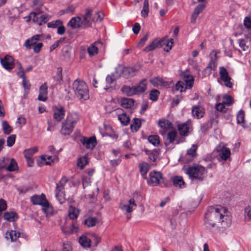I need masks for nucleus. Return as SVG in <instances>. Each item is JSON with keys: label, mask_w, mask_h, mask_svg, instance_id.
I'll return each mask as SVG.
<instances>
[{"label": "nucleus", "mask_w": 251, "mask_h": 251, "mask_svg": "<svg viewBox=\"0 0 251 251\" xmlns=\"http://www.w3.org/2000/svg\"><path fill=\"white\" fill-rule=\"evenodd\" d=\"M226 228L231 224V217L229 212L224 207H210L205 214L204 225L209 229L216 226Z\"/></svg>", "instance_id": "1"}, {"label": "nucleus", "mask_w": 251, "mask_h": 251, "mask_svg": "<svg viewBox=\"0 0 251 251\" xmlns=\"http://www.w3.org/2000/svg\"><path fill=\"white\" fill-rule=\"evenodd\" d=\"M207 172L204 167L198 164L190 165L185 169V173L188 176L189 179L197 182L202 181Z\"/></svg>", "instance_id": "2"}, {"label": "nucleus", "mask_w": 251, "mask_h": 251, "mask_svg": "<svg viewBox=\"0 0 251 251\" xmlns=\"http://www.w3.org/2000/svg\"><path fill=\"white\" fill-rule=\"evenodd\" d=\"M79 119V115L77 113H69L67 116L65 122L62 124L61 133L65 135L70 134Z\"/></svg>", "instance_id": "3"}, {"label": "nucleus", "mask_w": 251, "mask_h": 251, "mask_svg": "<svg viewBox=\"0 0 251 251\" xmlns=\"http://www.w3.org/2000/svg\"><path fill=\"white\" fill-rule=\"evenodd\" d=\"M72 87L79 99L87 100L89 98L88 88L84 81L76 79L73 82Z\"/></svg>", "instance_id": "4"}, {"label": "nucleus", "mask_w": 251, "mask_h": 251, "mask_svg": "<svg viewBox=\"0 0 251 251\" xmlns=\"http://www.w3.org/2000/svg\"><path fill=\"white\" fill-rule=\"evenodd\" d=\"M67 182L68 179L65 177H63L56 183L55 190V197L61 204L64 203L66 200L64 187Z\"/></svg>", "instance_id": "5"}, {"label": "nucleus", "mask_w": 251, "mask_h": 251, "mask_svg": "<svg viewBox=\"0 0 251 251\" xmlns=\"http://www.w3.org/2000/svg\"><path fill=\"white\" fill-rule=\"evenodd\" d=\"M160 133L164 136L166 133L164 131H160ZM177 132L176 130H172L166 133V138L165 141V144L167 146L171 143H175L178 144L184 141L183 139L177 138Z\"/></svg>", "instance_id": "6"}, {"label": "nucleus", "mask_w": 251, "mask_h": 251, "mask_svg": "<svg viewBox=\"0 0 251 251\" xmlns=\"http://www.w3.org/2000/svg\"><path fill=\"white\" fill-rule=\"evenodd\" d=\"M146 180L148 185L155 186L163 181V177L160 172L153 171L150 173L149 178Z\"/></svg>", "instance_id": "7"}, {"label": "nucleus", "mask_w": 251, "mask_h": 251, "mask_svg": "<svg viewBox=\"0 0 251 251\" xmlns=\"http://www.w3.org/2000/svg\"><path fill=\"white\" fill-rule=\"evenodd\" d=\"M218 153V160L219 161H226L230 157L231 153L230 150L226 147L223 143H221L216 148Z\"/></svg>", "instance_id": "8"}, {"label": "nucleus", "mask_w": 251, "mask_h": 251, "mask_svg": "<svg viewBox=\"0 0 251 251\" xmlns=\"http://www.w3.org/2000/svg\"><path fill=\"white\" fill-rule=\"evenodd\" d=\"M137 207V204L135 202L134 197L130 199L128 203H125L121 201L119 205V207L124 214L126 213H131Z\"/></svg>", "instance_id": "9"}, {"label": "nucleus", "mask_w": 251, "mask_h": 251, "mask_svg": "<svg viewBox=\"0 0 251 251\" xmlns=\"http://www.w3.org/2000/svg\"><path fill=\"white\" fill-rule=\"evenodd\" d=\"M219 75L225 86L229 88H232L233 83L230 81L231 78L229 76L227 70L224 67L219 68Z\"/></svg>", "instance_id": "10"}, {"label": "nucleus", "mask_w": 251, "mask_h": 251, "mask_svg": "<svg viewBox=\"0 0 251 251\" xmlns=\"http://www.w3.org/2000/svg\"><path fill=\"white\" fill-rule=\"evenodd\" d=\"M14 58L12 56L6 55L3 58H0V62L2 67L6 70H10L14 68Z\"/></svg>", "instance_id": "11"}, {"label": "nucleus", "mask_w": 251, "mask_h": 251, "mask_svg": "<svg viewBox=\"0 0 251 251\" xmlns=\"http://www.w3.org/2000/svg\"><path fill=\"white\" fill-rule=\"evenodd\" d=\"M92 11L91 9H87L85 14L82 16V19L81 18L82 25L85 28L91 26V21L93 18Z\"/></svg>", "instance_id": "12"}, {"label": "nucleus", "mask_w": 251, "mask_h": 251, "mask_svg": "<svg viewBox=\"0 0 251 251\" xmlns=\"http://www.w3.org/2000/svg\"><path fill=\"white\" fill-rule=\"evenodd\" d=\"M81 142L86 149L90 150H92L97 144L95 136L90 138L83 137L81 139Z\"/></svg>", "instance_id": "13"}, {"label": "nucleus", "mask_w": 251, "mask_h": 251, "mask_svg": "<svg viewBox=\"0 0 251 251\" xmlns=\"http://www.w3.org/2000/svg\"><path fill=\"white\" fill-rule=\"evenodd\" d=\"M191 126L192 124L190 121H187L183 124H178L177 128L180 135L183 136H187Z\"/></svg>", "instance_id": "14"}, {"label": "nucleus", "mask_w": 251, "mask_h": 251, "mask_svg": "<svg viewBox=\"0 0 251 251\" xmlns=\"http://www.w3.org/2000/svg\"><path fill=\"white\" fill-rule=\"evenodd\" d=\"M137 72V70L133 67H125L122 71V75L124 78L127 79L134 76Z\"/></svg>", "instance_id": "15"}, {"label": "nucleus", "mask_w": 251, "mask_h": 251, "mask_svg": "<svg viewBox=\"0 0 251 251\" xmlns=\"http://www.w3.org/2000/svg\"><path fill=\"white\" fill-rule=\"evenodd\" d=\"M31 201L34 205H40L42 206L43 204H45V203L47 201L46 196L44 194H42L41 195H33L31 197Z\"/></svg>", "instance_id": "16"}, {"label": "nucleus", "mask_w": 251, "mask_h": 251, "mask_svg": "<svg viewBox=\"0 0 251 251\" xmlns=\"http://www.w3.org/2000/svg\"><path fill=\"white\" fill-rule=\"evenodd\" d=\"M48 87L46 83L41 85L39 88V94L38 100L39 101H45L47 100Z\"/></svg>", "instance_id": "17"}, {"label": "nucleus", "mask_w": 251, "mask_h": 251, "mask_svg": "<svg viewBox=\"0 0 251 251\" xmlns=\"http://www.w3.org/2000/svg\"><path fill=\"white\" fill-rule=\"evenodd\" d=\"M65 110L62 106L56 107L54 109L53 118L58 122L61 121L64 117Z\"/></svg>", "instance_id": "18"}, {"label": "nucleus", "mask_w": 251, "mask_h": 251, "mask_svg": "<svg viewBox=\"0 0 251 251\" xmlns=\"http://www.w3.org/2000/svg\"><path fill=\"white\" fill-rule=\"evenodd\" d=\"M150 168L151 165L146 162H142L139 164V171L143 178L147 179V174L150 169Z\"/></svg>", "instance_id": "19"}, {"label": "nucleus", "mask_w": 251, "mask_h": 251, "mask_svg": "<svg viewBox=\"0 0 251 251\" xmlns=\"http://www.w3.org/2000/svg\"><path fill=\"white\" fill-rule=\"evenodd\" d=\"M40 35L39 34H36L32 36L31 38L25 41L24 43V46L27 49H30L31 46H34L37 44L36 42L37 41L40 40Z\"/></svg>", "instance_id": "20"}, {"label": "nucleus", "mask_w": 251, "mask_h": 251, "mask_svg": "<svg viewBox=\"0 0 251 251\" xmlns=\"http://www.w3.org/2000/svg\"><path fill=\"white\" fill-rule=\"evenodd\" d=\"M147 79L144 78L139 82L136 86H134L136 95H138L144 93L147 89Z\"/></svg>", "instance_id": "21"}, {"label": "nucleus", "mask_w": 251, "mask_h": 251, "mask_svg": "<svg viewBox=\"0 0 251 251\" xmlns=\"http://www.w3.org/2000/svg\"><path fill=\"white\" fill-rule=\"evenodd\" d=\"M192 114L194 117L201 118L203 116L204 109L201 106L195 105L192 108Z\"/></svg>", "instance_id": "22"}, {"label": "nucleus", "mask_w": 251, "mask_h": 251, "mask_svg": "<svg viewBox=\"0 0 251 251\" xmlns=\"http://www.w3.org/2000/svg\"><path fill=\"white\" fill-rule=\"evenodd\" d=\"M68 25L71 26L72 28H77L82 26L81 23V18L80 17L72 18L68 23Z\"/></svg>", "instance_id": "23"}, {"label": "nucleus", "mask_w": 251, "mask_h": 251, "mask_svg": "<svg viewBox=\"0 0 251 251\" xmlns=\"http://www.w3.org/2000/svg\"><path fill=\"white\" fill-rule=\"evenodd\" d=\"M20 236V233L15 230H11L6 233V238L11 242L16 241Z\"/></svg>", "instance_id": "24"}, {"label": "nucleus", "mask_w": 251, "mask_h": 251, "mask_svg": "<svg viewBox=\"0 0 251 251\" xmlns=\"http://www.w3.org/2000/svg\"><path fill=\"white\" fill-rule=\"evenodd\" d=\"M121 91L123 94L127 96L131 97L134 95H137L134 86L130 87L129 86L124 85L122 87Z\"/></svg>", "instance_id": "25"}, {"label": "nucleus", "mask_w": 251, "mask_h": 251, "mask_svg": "<svg viewBox=\"0 0 251 251\" xmlns=\"http://www.w3.org/2000/svg\"><path fill=\"white\" fill-rule=\"evenodd\" d=\"M121 106L126 109L131 108L134 106V101L132 99L124 98L121 100Z\"/></svg>", "instance_id": "26"}, {"label": "nucleus", "mask_w": 251, "mask_h": 251, "mask_svg": "<svg viewBox=\"0 0 251 251\" xmlns=\"http://www.w3.org/2000/svg\"><path fill=\"white\" fill-rule=\"evenodd\" d=\"M172 179L173 184L175 187L182 188L185 186V182L181 176H175Z\"/></svg>", "instance_id": "27"}, {"label": "nucleus", "mask_w": 251, "mask_h": 251, "mask_svg": "<svg viewBox=\"0 0 251 251\" xmlns=\"http://www.w3.org/2000/svg\"><path fill=\"white\" fill-rule=\"evenodd\" d=\"M118 118L121 124L124 126H127L129 124L130 119L126 113L119 114Z\"/></svg>", "instance_id": "28"}, {"label": "nucleus", "mask_w": 251, "mask_h": 251, "mask_svg": "<svg viewBox=\"0 0 251 251\" xmlns=\"http://www.w3.org/2000/svg\"><path fill=\"white\" fill-rule=\"evenodd\" d=\"M45 203H46L45 204H43L41 206L42 210L47 216L52 215L53 211L52 206L50 204L48 201Z\"/></svg>", "instance_id": "29"}, {"label": "nucleus", "mask_w": 251, "mask_h": 251, "mask_svg": "<svg viewBox=\"0 0 251 251\" xmlns=\"http://www.w3.org/2000/svg\"><path fill=\"white\" fill-rule=\"evenodd\" d=\"M49 20L48 15H41L37 18H33V21L39 25H42L43 23H46Z\"/></svg>", "instance_id": "30"}, {"label": "nucleus", "mask_w": 251, "mask_h": 251, "mask_svg": "<svg viewBox=\"0 0 251 251\" xmlns=\"http://www.w3.org/2000/svg\"><path fill=\"white\" fill-rule=\"evenodd\" d=\"M150 82L155 87L159 86H166V82L163 79L159 77H154L150 80Z\"/></svg>", "instance_id": "31"}, {"label": "nucleus", "mask_w": 251, "mask_h": 251, "mask_svg": "<svg viewBox=\"0 0 251 251\" xmlns=\"http://www.w3.org/2000/svg\"><path fill=\"white\" fill-rule=\"evenodd\" d=\"M194 77L192 75H185L184 81L186 85L185 88H191L194 84Z\"/></svg>", "instance_id": "32"}, {"label": "nucleus", "mask_w": 251, "mask_h": 251, "mask_svg": "<svg viewBox=\"0 0 251 251\" xmlns=\"http://www.w3.org/2000/svg\"><path fill=\"white\" fill-rule=\"evenodd\" d=\"M88 163V159L87 155H84L82 157H79L77 162V165L78 167L81 169L84 168V167Z\"/></svg>", "instance_id": "33"}, {"label": "nucleus", "mask_w": 251, "mask_h": 251, "mask_svg": "<svg viewBox=\"0 0 251 251\" xmlns=\"http://www.w3.org/2000/svg\"><path fill=\"white\" fill-rule=\"evenodd\" d=\"M18 168L17 163L13 158H10L9 164L7 165L6 170L9 172H13L17 170Z\"/></svg>", "instance_id": "34"}, {"label": "nucleus", "mask_w": 251, "mask_h": 251, "mask_svg": "<svg viewBox=\"0 0 251 251\" xmlns=\"http://www.w3.org/2000/svg\"><path fill=\"white\" fill-rule=\"evenodd\" d=\"M4 218L8 221L13 222L18 218V215L16 212H7L4 213Z\"/></svg>", "instance_id": "35"}, {"label": "nucleus", "mask_w": 251, "mask_h": 251, "mask_svg": "<svg viewBox=\"0 0 251 251\" xmlns=\"http://www.w3.org/2000/svg\"><path fill=\"white\" fill-rule=\"evenodd\" d=\"M159 126L164 129H169L172 128V123L167 120H160L159 121Z\"/></svg>", "instance_id": "36"}, {"label": "nucleus", "mask_w": 251, "mask_h": 251, "mask_svg": "<svg viewBox=\"0 0 251 251\" xmlns=\"http://www.w3.org/2000/svg\"><path fill=\"white\" fill-rule=\"evenodd\" d=\"M99 222L98 219L96 217H88L85 220L84 223L88 227L95 226Z\"/></svg>", "instance_id": "37"}, {"label": "nucleus", "mask_w": 251, "mask_h": 251, "mask_svg": "<svg viewBox=\"0 0 251 251\" xmlns=\"http://www.w3.org/2000/svg\"><path fill=\"white\" fill-rule=\"evenodd\" d=\"M149 12V0H144L143 9L141 12L142 17L146 18L148 16Z\"/></svg>", "instance_id": "38"}, {"label": "nucleus", "mask_w": 251, "mask_h": 251, "mask_svg": "<svg viewBox=\"0 0 251 251\" xmlns=\"http://www.w3.org/2000/svg\"><path fill=\"white\" fill-rule=\"evenodd\" d=\"M148 140L149 143L151 144L155 147L159 145L160 143L159 137L156 135H150L148 138Z\"/></svg>", "instance_id": "39"}, {"label": "nucleus", "mask_w": 251, "mask_h": 251, "mask_svg": "<svg viewBox=\"0 0 251 251\" xmlns=\"http://www.w3.org/2000/svg\"><path fill=\"white\" fill-rule=\"evenodd\" d=\"M90 240L86 236H81L79 238L80 244L84 248H89L91 246Z\"/></svg>", "instance_id": "40"}, {"label": "nucleus", "mask_w": 251, "mask_h": 251, "mask_svg": "<svg viewBox=\"0 0 251 251\" xmlns=\"http://www.w3.org/2000/svg\"><path fill=\"white\" fill-rule=\"evenodd\" d=\"M2 127L3 133L5 134H9L13 130L12 127L8 124L6 121H3L2 122Z\"/></svg>", "instance_id": "41"}, {"label": "nucleus", "mask_w": 251, "mask_h": 251, "mask_svg": "<svg viewBox=\"0 0 251 251\" xmlns=\"http://www.w3.org/2000/svg\"><path fill=\"white\" fill-rule=\"evenodd\" d=\"M79 211L77 208L74 207H70L69 211V216L71 219H75L78 217Z\"/></svg>", "instance_id": "42"}, {"label": "nucleus", "mask_w": 251, "mask_h": 251, "mask_svg": "<svg viewBox=\"0 0 251 251\" xmlns=\"http://www.w3.org/2000/svg\"><path fill=\"white\" fill-rule=\"evenodd\" d=\"M38 148L34 147L33 148L25 150L24 151V154L25 158L31 157L32 155L37 152Z\"/></svg>", "instance_id": "43"}, {"label": "nucleus", "mask_w": 251, "mask_h": 251, "mask_svg": "<svg viewBox=\"0 0 251 251\" xmlns=\"http://www.w3.org/2000/svg\"><path fill=\"white\" fill-rule=\"evenodd\" d=\"M133 120V123L130 125V128L132 131H137L141 127V122L138 118H135Z\"/></svg>", "instance_id": "44"}, {"label": "nucleus", "mask_w": 251, "mask_h": 251, "mask_svg": "<svg viewBox=\"0 0 251 251\" xmlns=\"http://www.w3.org/2000/svg\"><path fill=\"white\" fill-rule=\"evenodd\" d=\"M54 79L57 83H60L62 80V68L61 67H58L57 68L56 75L54 76Z\"/></svg>", "instance_id": "45"}, {"label": "nucleus", "mask_w": 251, "mask_h": 251, "mask_svg": "<svg viewBox=\"0 0 251 251\" xmlns=\"http://www.w3.org/2000/svg\"><path fill=\"white\" fill-rule=\"evenodd\" d=\"M184 82L179 81L176 83L175 88L173 89V91H179L180 92L184 91L186 88H184Z\"/></svg>", "instance_id": "46"}, {"label": "nucleus", "mask_w": 251, "mask_h": 251, "mask_svg": "<svg viewBox=\"0 0 251 251\" xmlns=\"http://www.w3.org/2000/svg\"><path fill=\"white\" fill-rule=\"evenodd\" d=\"M197 147L195 145H193L191 148L187 151V155L190 157L194 158L197 155Z\"/></svg>", "instance_id": "47"}, {"label": "nucleus", "mask_w": 251, "mask_h": 251, "mask_svg": "<svg viewBox=\"0 0 251 251\" xmlns=\"http://www.w3.org/2000/svg\"><path fill=\"white\" fill-rule=\"evenodd\" d=\"M223 103L228 106L231 105L233 103L232 97L230 95H225L223 97Z\"/></svg>", "instance_id": "48"}, {"label": "nucleus", "mask_w": 251, "mask_h": 251, "mask_svg": "<svg viewBox=\"0 0 251 251\" xmlns=\"http://www.w3.org/2000/svg\"><path fill=\"white\" fill-rule=\"evenodd\" d=\"M10 158L7 157H4L0 159V170L2 169H6L7 165L9 164Z\"/></svg>", "instance_id": "49"}, {"label": "nucleus", "mask_w": 251, "mask_h": 251, "mask_svg": "<svg viewBox=\"0 0 251 251\" xmlns=\"http://www.w3.org/2000/svg\"><path fill=\"white\" fill-rule=\"evenodd\" d=\"M60 25H62V21L61 20H57L48 23L47 26L49 28H57Z\"/></svg>", "instance_id": "50"}, {"label": "nucleus", "mask_w": 251, "mask_h": 251, "mask_svg": "<svg viewBox=\"0 0 251 251\" xmlns=\"http://www.w3.org/2000/svg\"><path fill=\"white\" fill-rule=\"evenodd\" d=\"M159 93V92L157 90H152L150 93V99L152 101H156Z\"/></svg>", "instance_id": "51"}, {"label": "nucleus", "mask_w": 251, "mask_h": 251, "mask_svg": "<svg viewBox=\"0 0 251 251\" xmlns=\"http://www.w3.org/2000/svg\"><path fill=\"white\" fill-rule=\"evenodd\" d=\"M87 51L90 56H93L98 53V48L92 44L88 48Z\"/></svg>", "instance_id": "52"}, {"label": "nucleus", "mask_w": 251, "mask_h": 251, "mask_svg": "<svg viewBox=\"0 0 251 251\" xmlns=\"http://www.w3.org/2000/svg\"><path fill=\"white\" fill-rule=\"evenodd\" d=\"M92 18V21L94 22H101L103 20V14L101 12L99 11L96 12Z\"/></svg>", "instance_id": "53"}, {"label": "nucleus", "mask_w": 251, "mask_h": 251, "mask_svg": "<svg viewBox=\"0 0 251 251\" xmlns=\"http://www.w3.org/2000/svg\"><path fill=\"white\" fill-rule=\"evenodd\" d=\"M114 81V79L113 78L112 76L110 75H108L106 77L107 85L104 87V89L106 91H110L111 88L110 85L113 83Z\"/></svg>", "instance_id": "54"}, {"label": "nucleus", "mask_w": 251, "mask_h": 251, "mask_svg": "<svg viewBox=\"0 0 251 251\" xmlns=\"http://www.w3.org/2000/svg\"><path fill=\"white\" fill-rule=\"evenodd\" d=\"M16 136L15 134H12L7 138V146L11 147L14 145L15 142Z\"/></svg>", "instance_id": "55"}, {"label": "nucleus", "mask_w": 251, "mask_h": 251, "mask_svg": "<svg viewBox=\"0 0 251 251\" xmlns=\"http://www.w3.org/2000/svg\"><path fill=\"white\" fill-rule=\"evenodd\" d=\"M245 114L243 110H240L237 115V122L238 124H241L244 122Z\"/></svg>", "instance_id": "56"}, {"label": "nucleus", "mask_w": 251, "mask_h": 251, "mask_svg": "<svg viewBox=\"0 0 251 251\" xmlns=\"http://www.w3.org/2000/svg\"><path fill=\"white\" fill-rule=\"evenodd\" d=\"M244 216L246 219L251 221V206H248L244 209Z\"/></svg>", "instance_id": "57"}, {"label": "nucleus", "mask_w": 251, "mask_h": 251, "mask_svg": "<svg viewBox=\"0 0 251 251\" xmlns=\"http://www.w3.org/2000/svg\"><path fill=\"white\" fill-rule=\"evenodd\" d=\"M216 109L220 112H226L227 108L225 106V104L222 103H218L215 105Z\"/></svg>", "instance_id": "58"}, {"label": "nucleus", "mask_w": 251, "mask_h": 251, "mask_svg": "<svg viewBox=\"0 0 251 251\" xmlns=\"http://www.w3.org/2000/svg\"><path fill=\"white\" fill-rule=\"evenodd\" d=\"M23 85L25 89V94L27 95L29 91L30 84L28 81L24 79L23 80Z\"/></svg>", "instance_id": "59"}, {"label": "nucleus", "mask_w": 251, "mask_h": 251, "mask_svg": "<svg viewBox=\"0 0 251 251\" xmlns=\"http://www.w3.org/2000/svg\"><path fill=\"white\" fill-rule=\"evenodd\" d=\"M205 7V4L201 3L195 8L193 13L199 15V14L202 11Z\"/></svg>", "instance_id": "60"}, {"label": "nucleus", "mask_w": 251, "mask_h": 251, "mask_svg": "<svg viewBox=\"0 0 251 251\" xmlns=\"http://www.w3.org/2000/svg\"><path fill=\"white\" fill-rule=\"evenodd\" d=\"M145 151L146 153V154L148 155L149 159L151 161L154 162L156 160V156L154 153H153L152 151H148L147 150H146Z\"/></svg>", "instance_id": "61"}, {"label": "nucleus", "mask_w": 251, "mask_h": 251, "mask_svg": "<svg viewBox=\"0 0 251 251\" xmlns=\"http://www.w3.org/2000/svg\"><path fill=\"white\" fill-rule=\"evenodd\" d=\"M157 47V45L156 44L154 43V42H152L151 44H150L149 45L147 46L144 49V51H150L151 50H154L156 47Z\"/></svg>", "instance_id": "62"}, {"label": "nucleus", "mask_w": 251, "mask_h": 251, "mask_svg": "<svg viewBox=\"0 0 251 251\" xmlns=\"http://www.w3.org/2000/svg\"><path fill=\"white\" fill-rule=\"evenodd\" d=\"M91 179L89 177L83 176L82 177V186L83 189H85L86 187L88 186L91 183Z\"/></svg>", "instance_id": "63"}, {"label": "nucleus", "mask_w": 251, "mask_h": 251, "mask_svg": "<svg viewBox=\"0 0 251 251\" xmlns=\"http://www.w3.org/2000/svg\"><path fill=\"white\" fill-rule=\"evenodd\" d=\"M244 25L246 28L248 29H251V19L250 18L246 17L244 19Z\"/></svg>", "instance_id": "64"}]
</instances>
